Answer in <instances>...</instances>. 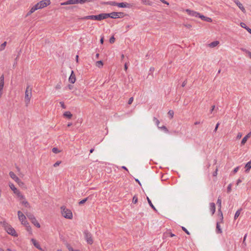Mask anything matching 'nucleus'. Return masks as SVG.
<instances>
[{"instance_id":"1","label":"nucleus","mask_w":251,"mask_h":251,"mask_svg":"<svg viewBox=\"0 0 251 251\" xmlns=\"http://www.w3.org/2000/svg\"><path fill=\"white\" fill-rule=\"evenodd\" d=\"M109 15H107V13H101L98 15H89L80 18L81 20H97V21H101L103 19H105L108 18V16Z\"/></svg>"},{"instance_id":"2","label":"nucleus","mask_w":251,"mask_h":251,"mask_svg":"<svg viewBox=\"0 0 251 251\" xmlns=\"http://www.w3.org/2000/svg\"><path fill=\"white\" fill-rule=\"evenodd\" d=\"M32 88L30 87L29 85H27L26 86L25 91V101L26 104V106H27L29 103L30 99L32 97Z\"/></svg>"},{"instance_id":"3","label":"nucleus","mask_w":251,"mask_h":251,"mask_svg":"<svg viewBox=\"0 0 251 251\" xmlns=\"http://www.w3.org/2000/svg\"><path fill=\"white\" fill-rule=\"evenodd\" d=\"M61 214L64 218L68 219H72L73 218V214L70 209L66 208L64 206H61Z\"/></svg>"},{"instance_id":"4","label":"nucleus","mask_w":251,"mask_h":251,"mask_svg":"<svg viewBox=\"0 0 251 251\" xmlns=\"http://www.w3.org/2000/svg\"><path fill=\"white\" fill-rule=\"evenodd\" d=\"M83 233L87 243L88 244L92 245L94 242L92 234L87 230H85Z\"/></svg>"},{"instance_id":"5","label":"nucleus","mask_w":251,"mask_h":251,"mask_svg":"<svg viewBox=\"0 0 251 251\" xmlns=\"http://www.w3.org/2000/svg\"><path fill=\"white\" fill-rule=\"evenodd\" d=\"M17 214L19 220L21 222L23 225H24L25 222H27L26 221V217L25 215L21 211H18Z\"/></svg>"},{"instance_id":"6","label":"nucleus","mask_w":251,"mask_h":251,"mask_svg":"<svg viewBox=\"0 0 251 251\" xmlns=\"http://www.w3.org/2000/svg\"><path fill=\"white\" fill-rule=\"evenodd\" d=\"M5 230L9 234L13 236H17V234L16 233L15 230L11 226H7Z\"/></svg>"},{"instance_id":"7","label":"nucleus","mask_w":251,"mask_h":251,"mask_svg":"<svg viewBox=\"0 0 251 251\" xmlns=\"http://www.w3.org/2000/svg\"><path fill=\"white\" fill-rule=\"evenodd\" d=\"M9 176L15 180V182L19 183V184L20 183L23 184V183L21 181V180L19 179L18 177L16 176V175L13 173V172H9Z\"/></svg>"},{"instance_id":"8","label":"nucleus","mask_w":251,"mask_h":251,"mask_svg":"<svg viewBox=\"0 0 251 251\" xmlns=\"http://www.w3.org/2000/svg\"><path fill=\"white\" fill-rule=\"evenodd\" d=\"M39 4V6L40 8H43L44 7H47L48 5H50V0H42L38 2Z\"/></svg>"},{"instance_id":"9","label":"nucleus","mask_w":251,"mask_h":251,"mask_svg":"<svg viewBox=\"0 0 251 251\" xmlns=\"http://www.w3.org/2000/svg\"><path fill=\"white\" fill-rule=\"evenodd\" d=\"M217 203L218 204V206H219V210H218L219 214L220 215V217H221V222H223V216L222 212L221 210L222 201H221V200L219 198L218 199Z\"/></svg>"},{"instance_id":"10","label":"nucleus","mask_w":251,"mask_h":251,"mask_svg":"<svg viewBox=\"0 0 251 251\" xmlns=\"http://www.w3.org/2000/svg\"><path fill=\"white\" fill-rule=\"evenodd\" d=\"M186 12L187 13V14L191 16L195 17H199L200 13L198 12H197L196 11L191 10L190 9H186Z\"/></svg>"},{"instance_id":"11","label":"nucleus","mask_w":251,"mask_h":251,"mask_svg":"<svg viewBox=\"0 0 251 251\" xmlns=\"http://www.w3.org/2000/svg\"><path fill=\"white\" fill-rule=\"evenodd\" d=\"M234 2L244 13H246V11L245 8L239 0H234Z\"/></svg>"},{"instance_id":"12","label":"nucleus","mask_w":251,"mask_h":251,"mask_svg":"<svg viewBox=\"0 0 251 251\" xmlns=\"http://www.w3.org/2000/svg\"><path fill=\"white\" fill-rule=\"evenodd\" d=\"M132 6V4L130 3H128L127 2H118V7H121V8H130Z\"/></svg>"},{"instance_id":"13","label":"nucleus","mask_w":251,"mask_h":251,"mask_svg":"<svg viewBox=\"0 0 251 251\" xmlns=\"http://www.w3.org/2000/svg\"><path fill=\"white\" fill-rule=\"evenodd\" d=\"M69 81L71 83H74L75 81V76L73 71H72V73L69 77Z\"/></svg>"},{"instance_id":"14","label":"nucleus","mask_w":251,"mask_h":251,"mask_svg":"<svg viewBox=\"0 0 251 251\" xmlns=\"http://www.w3.org/2000/svg\"><path fill=\"white\" fill-rule=\"evenodd\" d=\"M76 4V0H68L65 2L61 3V5H65L69 4Z\"/></svg>"},{"instance_id":"15","label":"nucleus","mask_w":251,"mask_h":251,"mask_svg":"<svg viewBox=\"0 0 251 251\" xmlns=\"http://www.w3.org/2000/svg\"><path fill=\"white\" fill-rule=\"evenodd\" d=\"M251 136V132H250L247 135H246L241 141V145H244L247 142L248 139Z\"/></svg>"},{"instance_id":"16","label":"nucleus","mask_w":251,"mask_h":251,"mask_svg":"<svg viewBox=\"0 0 251 251\" xmlns=\"http://www.w3.org/2000/svg\"><path fill=\"white\" fill-rule=\"evenodd\" d=\"M4 76L2 75L0 77V91H2L3 90V86H4Z\"/></svg>"},{"instance_id":"17","label":"nucleus","mask_w":251,"mask_h":251,"mask_svg":"<svg viewBox=\"0 0 251 251\" xmlns=\"http://www.w3.org/2000/svg\"><path fill=\"white\" fill-rule=\"evenodd\" d=\"M107 15H109L108 16V18H111L112 19L118 18V15L117 14V12H113L110 13H107Z\"/></svg>"},{"instance_id":"18","label":"nucleus","mask_w":251,"mask_h":251,"mask_svg":"<svg viewBox=\"0 0 251 251\" xmlns=\"http://www.w3.org/2000/svg\"><path fill=\"white\" fill-rule=\"evenodd\" d=\"M31 241L32 242V243L34 245V246L36 248H37L38 249H39V250H40L41 251L42 250V249L41 248L39 244L36 241V240H35L34 239H32Z\"/></svg>"},{"instance_id":"19","label":"nucleus","mask_w":251,"mask_h":251,"mask_svg":"<svg viewBox=\"0 0 251 251\" xmlns=\"http://www.w3.org/2000/svg\"><path fill=\"white\" fill-rule=\"evenodd\" d=\"M199 17L202 20L208 22H211L212 19L210 18L205 17L203 15H201L200 14Z\"/></svg>"},{"instance_id":"20","label":"nucleus","mask_w":251,"mask_h":251,"mask_svg":"<svg viewBox=\"0 0 251 251\" xmlns=\"http://www.w3.org/2000/svg\"><path fill=\"white\" fill-rule=\"evenodd\" d=\"M210 209L212 212V214H214L216 210L215 204L214 203L211 202L210 203Z\"/></svg>"},{"instance_id":"21","label":"nucleus","mask_w":251,"mask_h":251,"mask_svg":"<svg viewBox=\"0 0 251 251\" xmlns=\"http://www.w3.org/2000/svg\"><path fill=\"white\" fill-rule=\"evenodd\" d=\"M63 116L69 119H71L73 117V115L70 111H66L64 112Z\"/></svg>"},{"instance_id":"22","label":"nucleus","mask_w":251,"mask_h":251,"mask_svg":"<svg viewBox=\"0 0 251 251\" xmlns=\"http://www.w3.org/2000/svg\"><path fill=\"white\" fill-rule=\"evenodd\" d=\"M9 187L11 189V190L13 191L14 194H17L20 191L18 190L14 186V185L12 183L9 184Z\"/></svg>"},{"instance_id":"23","label":"nucleus","mask_w":251,"mask_h":251,"mask_svg":"<svg viewBox=\"0 0 251 251\" xmlns=\"http://www.w3.org/2000/svg\"><path fill=\"white\" fill-rule=\"evenodd\" d=\"M246 173H248L251 168V161H249L245 166Z\"/></svg>"},{"instance_id":"24","label":"nucleus","mask_w":251,"mask_h":251,"mask_svg":"<svg viewBox=\"0 0 251 251\" xmlns=\"http://www.w3.org/2000/svg\"><path fill=\"white\" fill-rule=\"evenodd\" d=\"M104 3L107 5L118 6V2H117L115 1H109L105 2Z\"/></svg>"},{"instance_id":"25","label":"nucleus","mask_w":251,"mask_h":251,"mask_svg":"<svg viewBox=\"0 0 251 251\" xmlns=\"http://www.w3.org/2000/svg\"><path fill=\"white\" fill-rule=\"evenodd\" d=\"M26 228V230L29 233H31V228L27 222H25L24 225Z\"/></svg>"},{"instance_id":"26","label":"nucleus","mask_w":251,"mask_h":251,"mask_svg":"<svg viewBox=\"0 0 251 251\" xmlns=\"http://www.w3.org/2000/svg\"><path fill=\"white\" fill-rule=\"evenodd\" d=\"M26 215L27 217L30 220V221H32L34 219H35V216L32 213L28 212L26 213Z\"/></svg>"},{"instance_id":"27","label":"nucleus","mask_w":251,"mask_h":251,"mask_svg":"<svg viewBox=\"0 0 251 251\" xmlns=\"http://www.w3.org/2000/svg\"><path fill=\"white\" fill-rule=\"evenodd\" d=\"M142 3L145 5H148L150 6L152 5V2L149 0H141Z\"/></svg>"},{"instance_id":"28","label":"nucleus","mask_w":251,"mask_h":251,"mask_svg":"<svg viewBox=\"0 0 251 251\" xmlns=\"http://www.w3.org/2000/svg\"><path fill=\"white\" fill-rule=\"evenodd\" d=\"M216 232L217 233H221L222 232V229L220 226V223L217 222L216 224Z\"/></svg>"},{"instance_id":"29","label":"nucleus","mask_w":251,"mask_h":251,"mask_svg":"<svg viewBox=\"0 0 251 251\" xmlns=\"http://www.w3.org/2000/svg\"><path fill=\"white\" fill-rule=\"evenodd\" d=\"M219 44V41H215L212 42L210 44H209V46L210 48H214V47L217 46Z\"/></svg>"},{"instance_id":"30","label":"nucleus","mask_w":251,"mask_h":251,"mask_svg":"<svg viewBox=\"0 0 251 251\" xmlns=\"http://www.w3.org/2000/svg\"><path fill=\"white\" fill-rule=\"evenodd\" d=\"M31 222L36 227L38 228L40 227V224L38 223L36 218L31 221Z\"/></svg>"},{"instance_id":"31","label":"nucleus","mask_w":251,"mask_h":251,"mask_svg":"<svg viewBox=\"0 0 251 251\" xmlns=\"http://www.w3.org/2000/svg\"><path fill=\"white\" fill-rule=\"evenodd\" d=\"M96 65L98 68H100L102 67V66L103 65V63L102 61L100 60V61H98L96 62Z\"/></svg>"},{"instance_id":"32","label":"nucleus","mask_w":251,"mask_h":251,"mask_svg":"<svg viewBox=\"0 0 251 251\" xmlns=\"http://www.w3.org/2000/svg\"><path fill=\"white\" fill-rule=\"evenodd\" d=\"M147 201H148V203L149 204V205L151 206V207L155 211H157L156 209L155 208V207L154 206V205H153V204L152 203L151 201L150 200V199L147 197Z\"/></svg>"},{"instance_id":"33","label":"nucleus","mask_w":251,"mask_h":251,"mask_svg":"<svg viewBox=\"0 0 251 251\" xmlns=\"http://www.w3.org/2000/svg\"><path fill=\"white\" fill-rule=\"evenodd\" d=\"M21 203L24 205L25 207H29V203L25 200V199L22 200Z\"/></svg>"},{"instance_id":"34","label":"nucleus","mask_w":251,"mask_h":251,"mask_svg":"<svg viewBox=\"0 0 251 251\" xmlns=\"http://www.w3.org/2000/svg\"><path fill=\"white\" fill-rule=\"evenodd\" d=\"M16 194L17 195V197L20 199V200L25 199L24 196L23 195L20 191Z\"/></svg>"},{"instance_id":"35","label":"nucleus","mask_w":251,"mask_h":251,"mask_svg":"<svg viewBox=\"0 0 251 251\" xmlns=\"http://www.w3.org/2000/svg\"><path fill=\"white\" fill-rule=\"evenodd\" d=\"M6 44H7V42H4L0 46V51H2L4 50V49L6 46Z\"/></svg>"},{"instance_id":"36","label":"nucleus","mask_w":251,"mask_h":251,"mask_svg":"<svg viewBox=\"0 0 251 251\" xmlns=\"http://www.w3.org/2000/svg\"><path fill=\"white\" fill-rule=\"evenodd\" d=\"M117 14L118 15V18H123L126 15V14L124 12H117Z\"/></svg>"},{"instance_id":"37","label":"nucleus","mask_w":251,"mask_h":251,"mask_svg":"<svg viewBox=\"0 0 251 251\" xmlns=\"http://www.w3.org/2000/svg\"><path fill=\"white\" fill-rule=\"evenodd\" d=\"M241 209H239L238 210L235 214V215H234V219H236L239 216L240 214V212H241Z\"/></svg>"},{"instance_id":"38","label":"nucleus","mask_w":251,"mask_h":251,"mask_svg":"<svg viewBox=\"0 0 251 251\" xmlns=\"http://www.w3.org/2000/svg\"><path fill=\"white\" fill-rule=\"evenodd\" d=\"M153 121L155 123V124L157 126V127H158V126H159V124L160 123L159 121L155 117L153 118Z\"/></svg>"},{"instance_id":"39","label":"nucleus","mask_w":251,"mask_h":251,"mask_svg":"<svg viewBox=\"0 0 251 251\" xmlns=\"http://www.w3.org/2000/svg\"><path fill=\"white\" fill-rule=\"evenodd\" d=\"M158 128L163 130L166 133H168L169 132V130L167 129V128L164 126H158Z\"/></svg>"},{"instance_id":"40","label":"nucleus","mask_w":251,"mask_h":251,"mask_svg":"<svg viewBox=\"0 0 251 251\" xmlns=\"http://www.w3.org/2000/svg\"><path fill=\"white\" fill-rule=\"evenodd\" d=\"M35 11V10L34 9V8L33 6L30 9V10L28 12V13H27V15L26 16H29V15H31L32 13H33Z\"/></svg>"},{"instance_id":"41","label":"nucleus","mask_w":251,"mask_h":251,"mask_svg":"<svg viewBox=\"0 0 251 251\" xmlns=\"http://www.w3.org/2000/svg\"><path fill=\"white\" fill-rule=\"evenodd\" d=\"M247 237V234H246L245 235H244V238H243V243H242V245L244 246V247H246L247 246V244H246V238Z\"/></svg>"},{"instance_id":"42","label":"nucleus","mask_w":251,"mask_h":251,"mask_svg":"<svg viewBox=\"0 0 251 251\" xmlns=\"http://www.w3.org/2000/svg\"><path fill=\"white\" fill-rule=\"evenodd\" d=\"M66 247L69 251H75L76 250H74L73 248L70 246V244H67Z\"/></svg>"},{"instance_id":"43","label":"nucleus","mask_w":251,"mask_h":251,"mask_svg":"<svg viewBox=\"0 0 251 251\" xmlns=\"http://www.w3.org/2000/svg\"><path fill=\"white\" fill-rule=\"evenodd\" d=\"M52 151L54 153H58L60 152V151H59L57 148H53L52 149Z\"/></svg>"},{"instance_id":"44","label":"nucleus","mask_w":251,"mask_h":251,"mask_svg":"<svg viewBox=\"0 0 251 251\" xmlns=\"http://www.w3.org/2000/svg\"><path fill=\"white\" fill-rule=\"evenodd\" d=\"M137 201H138V198H137V197L136 195H135L133 197L132 202L133 203L135 204V203H136L137 202Z\"/></svg>"},{"instance_id":"45","label":"nucleus","mask_w":251,"mask_h":251,"mask_svg":"<svg viewBox=\"0 0 251 251\" xmlns=\"http://www.w3.org/2000/svg\"><path fill=\"white\" fill-rule=\"evenodd\" d=\"M88 198H86L81 201H80L78 203L79 205H81V204H84L88 200Z\"/></svg>"},{"instance_id":"46","label":"nucleus","mask_w":251,"mask_h":251,"mask_svg":"<svg viewBox=\"0 0 251 251\" xmlns=\"http://www.w3.org/2000/svg\"><path fill=\"white\" fill-rule=\"evenodd\" d=\"M33 7L34 8V9L35 10V11L38 9H41L38 2L37 3H36L35 5H34Z\"/></svg>"},{"instance_id":"47","label":"nucleus","mask_w":251,"mask_h":251,"mask_svg":"<svg viewBox=\"0 0 251 251\" xmlns=\"http://www.w3.org/2000/svg\"><path fill=\"white\" fill-rule=\"evenodd\" d=\"M33 7L34 8V9L35 10V11L38 9H41L38 2L37 3H36L35 5H34Z\"/></svg>"},{"instance_id":"48","label":"nucleus","mask_w":251,"mask_h":251,"mask_svg":"<svg viewBox=\"0 0 251 251\" xmlns=\"http://www.w3.org/2000/svg\"><path fill=\"white\" fill-rule=\"evenodd\" d=\"M168 114L171 117V118H172L174 116V111L170 110L169 111Z\"/></svg>"},{"instance_id":"49","label":"nucleus","mask_w":251,"mask_h":251,"mask_svg":"<svg viewBox=\"0 0 251 251\" xmlns=\"http://www.w3.org/2000/svg\"><path fill=\"white\" fill-rule=\"evenodd\" d=\"M231 187H232V185L231 184H229L228 186H227V192L228 193H230L231 190Z\"/></svg>"},{"instance_id":"50","label":"nucleus","mask_w":251,"mask_h":251,"mask_svg":"<svg viewBox=\"0 0 251 251\" xmlns=\"http://www.w3.org/2000/svg\"><path fill=\"white\" fill-rule=\"evenodd\" d=\"M115 38H114V36H112V37L110 38V39H109V42H110L111 44H113V43H114V42H115Z\"/></svg>"},{"instance_id":"51","label":"nucleus","mask_w":251,"mask_h":251,"mask_svg":"<svg viewBox=\"0 0 251 251\" xmlns=\"http://www.w3.org/2000/svg\"><path fill=\"white\" fill-rule=\"evenodd\" d=\"M61 88V82H59L55 86L56 89H60Z\"/></svg>"},{"instance_id":"52","label":"nucleus","mask_w":251,"mask_h":251,"mask_svg":"<svg viewBox=\"0 0 251 251\" xmlns=\"http://www.w3.org/2000/svg\"><path fill=\"white\" fill-rule=\"evenodd\" d=\"M85 0H76V4L80 3V4H84L85 3Z\"/></svg>"},{"instance_id":"53","label":"nucleus","mask_w":251,"mask_h":251,"mask_svg":"<svg viewBox=\"0 0 251 251\" xmlns=\"http://www.w3.org/2000/svg\"><path fill=\"white\" fill-rule=\"evenodd\" d=\"M61 163V161H57L56 163H55L54 164H53V166L54 167H57L58 166H59Z\"/></svg>"},{"instance_id":"54","label":"nucleus","mask_w":251,"mask_h":251,"mask_svg":"<svg viewBox=\"0 0 251 251\" xmlns=\"http://www.w3.org/2000/svg\"><path fill=\"white\" fill-rule=\"evenodd\" d=\"M182 230L188 235L190 234V232L188 231V230L184 227H182Z\"/></svg>"},{"instance_id":"55","label":"nucleus","mask_w":251,"mask_h":251,"mask_svg":"<svg viewBox=\"0 0 251 251\" xmlns=\"http://www.w3.org/2000/svg\"><path fill=\"white\" fill-rule=\"evenodd\" d=\"M60 104L61 106L62 107V108H63V109L66 108V107L65 105L64 104V102L60 101Z\"/></svg>"},{"instance_id":"56","label":"nucleus","mask_w":251,"mask_h":251,"mask_svg":"<svg viewBox=\"0 0 251 251\" xmlns=\"http://www.w3.org/2000/svg\"><path fill=\"white\" fill-rule=\"evenodd\" d=\"M133 97L130 98L128 101V104H131L132 103V102H133Z\"/></svg>"},{"instance_id":"57","label":"nucleus","mask_w":251,"mask_h":251,"mask_svg":"<svg viewBox=\"0 0 251 251\" xmlns=\"http://www.w3.org/2000/svg\"><path fill=\"white\" fill-rule=\"evenodd\" d=\"M240 25L243 28H244L246 29V28L247 27V26H246V24L244 23H240Z\"/></svg>"},{"instance_id":"58","label":"nucleus","mask_w":251,"mask_h":251,"mask_svg":"<svg viewBox=\"0 0 251 251\" xmlns=\"http://www.w3.org/2000/svg\"><path fill=\"white\" fill-rule=\"evenodd\" d=\"M239 169V167H237L235 168L233 171V173L234 174L236 173L238 171Z\"/></svg>"},{"instance_id":"59","label":"nucleus","mask_w":251,"mask_h":251,"mask_svg":"<svg viewBox=\"0 0 251 251\" xmlns=\"http://www.w3.org/2000/svg\"><path fill=\"white\" fill-rule=\"evenodd\" d=\"M219 125H220V123H218L216 124V126H215V129H214V132H216V131H217V129H218V127H219Z\"/></svg>"},{"instance_id":"60","label":"nucleus","mask_w":251,"mask_h":251,"mask_svg":"<svg viewBox=\"0 0 251 251\" xmlns=\"http://www.w3.org/2000/svg\"><path fill=\"white\" fill-rule=\"evenodd\" d=\"M218 168H217L216 170L213 173V176H216L217 175Z\"/></svg>"},{"instance_id":"61","label":"nucleus","mask_w":251,"mask_h":251,"mask_svg":"<svg viewBox=\"0 0 251 251\" xmlns=\"http://www.w3.org/2000/svg\"><path fill=\"white\" fill-rule=\"evenodd\" d=\"M184 25L187 28H190L192 27L190 24H185Z\"/></svg>"},{"instance_id":"62","label":"nucleus","mask_w":251,"mask_h":251,"mask_svg":"<svg viewBox=\"0 0 251 251\" xmlns=\"http://www.w3.org/2000/svg\"><path fill=\"white\" fill-rule=\"evenodd\" d=\"M160 1H161L162 3H165L168 5H169V3L165 0H160Z\"/></svg>"},{"instance_id":"63","label":"nucleus","mask_w":251,"mask_h":251,"mask_svg":"<svg viewBox=\"0 0 251 251\" xmlns=\"http://www.w3.org/2000/svg\"><path fill=\"white\" fill-rule=\"evenodd\" d=\"M242 136V134L241 133H240V132L238 133V134L237 136V139H240L241 138Z\"/></svg>"},{"instance_id":"64","label":"nucleus","mask_w":251,"mask_h":251,"mask_svg":"<svg viewBox=\"0 0 251 251\" xmlns=\"http://www.w3.org/2000/svg\"><path fill=\"white\" fill-rule=\"evenodd\" d=\"M186 84H187V80H185L183 82V83L182 84V87H184Z\"/></svg>"}]
</instances>
